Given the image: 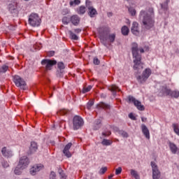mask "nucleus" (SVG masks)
Wrapping results in <instances>:
<instances>
[{
	"instance_id": "864d4df0",
	"label": "nucleus",
	"mask_w": 179,
	"mask_h": 179,
	"mask_svg": "<svg viewBox=\"0 0 179 179\" xmlns=\"http://www.w3.org/2000/svg\"><path fill=\"white\" fill-rule=\"evenodd\" d=\"M147 120H148V119H147L146 117H141V121H142L143 122H146Z\"/></svg>"
},
{
	"instance_id": "4d7b16f0",
	"label": "nucleus",
	"mask_w": 179,
	"mask_h": 179,
	"mask_svg": "<svg viewBox=\"0 0 179 179\" xmlns=\"http://www.w3.org/2000/svg\"><path fill=\"white\" fill-rule=\"evenodd\" d=\"M112 177H114V176L113 175H110V176H108V178L111 179Z\"/></svg>"
},
{
	"instance_id": "aec40b11",
	"label": "nucleus",
	"mask_w": 179,
	"mask_h": 179,
	"mask_svg": "<svg viewBox=\"0 0 179 179\" xmlns=\"http://www.w3.org/2000/svg\"><path fill=\"white\" fill-rule=\"evenodd\" d=\"M141 129L143 135L147 139H150V133L149 132V129L145 124L141 125Z\"/></svg>"
},
{
	"instance_id": "393cba45",
	"label": "nucleus",
	"mask_w": 179,
	"mask_h": 179,
	"mask_svg": "<svg viewBox=\"0 0 179 179\" xmlns=\"http://www.w3.org/2000/svg\"><path fill=\"white\" fill-rule=\"evenodd\" d=\"M129 34V29L128 28V27L123 26L122 27V34H123V36H128Z\"/></svg>"
},
{
	"instance_id": "20e7f679",
	"label": "nucleus",
	"mask_w": 179,
	"mask_h": 179,
	"mask_svg": "<svg viewBox=\"0 0 179 179\" xmlns=\"http://www.w3.org/2000/svg\"><path fill=\"white\" fill-rule=\"evenodd\" d=\"M152 75V70L150 69H145L141 76L137 77V80L139 83H145Z\"/></svg>"
},
{
	"instance_id": "7c9ffc66",
	"label": "nucleus",
	"mask_w": 179,
	"mask_h": 179,
	"mask_svg": "<svg viewBox=\"0 0 179 179\" xmlns=\"http://www.w3.org/2000/svg\"><path fill=\"white\" fill-rule=\"evenodd\" d=\"M131 175L134 177V178L136 179H141V178L139 177V175L138 174V172H136V171L131 169Z\"/></svg>"
},
{
	"instance_id": "f3484780",
	"label": "nucleus",
	"mask_w": 179,
	"mask_h": 179,
	"mask_svg": "<svg viewBox=\"0 0 179 179\" xmlns=\"http://www.w3.org/2000/svg\"><path fill=\"white\" fill-rule=\"evenodd\" d=\"M37 149H38V145H37V143L34 141L31 142L29 147V150L28 152V155H33V153H36V152H37Z\"/></svg>"
},
{
	"instance_id": "680f3d73",
	"label": "nucleus",
	"mask_w": 179,
	"mask_h": 179,
	"mask_svg": "<svg viewBox=\"0 0 179 179\" xmlns=\"http://www.w3.org/2000/svg\"><path fill=\"white\" fill-rule=\"evenodd\" d=\"M162 8H163V4L161 5Z\"/></svg>"
},
{
	"instance_id": "a878e982",
	"label": "nucleus",
	"mask_w": 179,
	"mask_h": 179,
	"mask_svg": "<svg viewBox=\"0 0 179 179\" xmlns=\"http://www.w3.org/2000/svg\"><path fill=\"white\" fill-rule=\"evenodd\" d=\"M171 97H173L174 99H178L179 97V91L175 90V91H171V94L169 95Z\"/></svg>"
},
{
	"instance_id": "4be33fe9",
	"label": "nucleus",
	"mask_w": 179,
	"mask_h": 179,
	"mask_svg": "<svg viewBox=\"0 0 179 179\" xmlns=\"http://www.w3.org/2000/svg\"><path fill=\"white\" fill-rule=\"evenodd\" d=\"M169 149L173 155H176L178 152L179 149L173 143H169Z\"/></svg>"
},
{
	"instance_id": "c9c22d12",
	"label": "nucleus",
	"mask_w": 179,
	"mask_h": 179,
	"mask_svg": "<svg viewBox=\"0 0 179 179\" xmlns=\"http://www.w3.org/2000/svg\"><path fill=\"white\" fill-rule=\"evenodd\" d=\"M69 113V110H66V109H62L59 112H57L58 115H66V114H68Z\"/></svg>"
},
{
	"instance_id": "052dcab7",
	"label": "nucleus",
	"mask_w": 179,
	"mask_h": 179,
	"mask_svg": "<svg viewBox=\"0 0 179 179\" xmlns=\"http://www.w3.org/2000/svg\"><path fill=\"white\" fill-rule=\"evenodd\" d=\"M50 97H52V94L50 95Z\"/></svg>"
},
{
	"instance_id": "0eeeda50",
	"label": "nucleus",
	"mask_w": 179,
	"mask_h": 179,
	"mask_svg": "<svg viewBox=\"0 0 179 179\" xmlns=\"http://www.w3.org/2000/svg\"><path fill=\"white\" fill-rule=\"evenodd\" d=\"M14 83L17 87H21L22 90H26L27 88L26 82L19 76H14Z\"/></svg>"
},
{
	"instance_id": "a19ab883",
	"label": "nucleus",
	"mask_w": 179,
	"mask_h": 179,
	"mask_svg": "<svg viewBox=\"0 0 179 179\" xmlns=\"http://www.w3.org/2000/svg\"><path fill=\"white\" fill-rule=\"evenodd\" d=\"M93 62L94 65H100V60L97 57L94 58Z\"/></svg>"
},
{
	"instance_id": "ddd939ff",
	"label": "nucleus",
	"mask_w": 179,
	"mask_h": 179,
	"mask_svg": "<svg viewBox=\"0 0 179 179\" xmlns=\"http://www.w3.org/2000/svg\"><path fill=\"white\" fill-rule=\"evenodd\" d=\"M72 148V143H69L66 146L64 147V149L63 150V153L66 157H72V153H71L70 149Z\"/></svg>"
},
{
	"instance_id": "79ce46f5",
	"label": "nucleus",
	"mask_w": 179,
	"mask_h": 179,
	"mask_svg": "<svg viewBox=\"0 0 179 179\" xmlns=\"http://www.w3.org/2000/svg\"><path fill=\"white\" fill-rule=\"evenodd\" d=\"M122 168L119 167L118 169H115V174H116V176L120 175V173H122Z\"/></svg>"
},
{
	"instance_id": "f704fd0d",
	"label": "nucleus",
	"mask_w": 179,
	"mask_h": 179,
	"mask_svg": "<svg viewBox=\"0 0 179 179\" xmlns=\"http://www.w3.org/2000/svg\"><path fill=\"white\" fill-rule=\"evenodd\" d=\"M22 168H19V165H17L14 171L15 174H17V176H20L22 174Z\"/></svg>"
},
{
	"instance_id": "13d9d810",
	"label": "nucleus",
	"mask_w": 179,
	"mask_h": 179,
	"mask_svg": "<svg viewBox=\"0 0 179 179\" xmlns=\"http://www.w3.org/2000/svg\"><path fill=\"white\" fill-rule=\"evenodd\" d=\"M170 2V0H166V6L169 4V3Z\"/></svg>"
},
{
	"instance_id": "37998d69",
	"label": "nucleus",
	"mask_w": 179,
	"mask_h": 179,
	"mask_svg": "<svg viewBox=\"0 0 179 179\" xmlns=\"http://www.w3.org/2000/svg\"><path fill=\"white\" fill-rule=\"evenodd\" d=\"M100 124H101V120H98L96 121V125H97V127H95L94 129H99L100 128Z\"/></svg>"
},
{
	"instance_id": "9b49d317",
	"label": "nucleus",
	"mask_w": 179,
	"mask_h": 179,
	"mask_svg": "<svg viewBox=\"0 0 179 179\" xmlns=\"http://www.w3.org/2000/svg\"><path fill=\"white\" fill-rule=\"evenodd\" d=\"M8 10L13 15L16 16L19 13V10L17 9V3L13 2L8 5Z\"/></svg>"
},
{
	"instance_id": "58836bf2",
	"label": "nucleus",
	"mask_w": 179,
	"mask_h": 179,
	"mask_svg": "<svg viewBox=\"0 0 179 179\" xmlns=\"http://www.w3.org/2000/svg\"><path fill=\"white\" fill-rule=\"evenodd\" d=\"M92 85H89L87 87H84L83 89V93H87L88 92H90V90H92Z\"/></svg>"
},
{
	"instance_id": "39448f33",
	"label": "nucleus",
	"mask_w": 179,
	"mask_h": 179,
	"mask_svg": "<svg viewBox=\"0 0 179 179\" xmlns=\"http://www.w3.org/2000/svg\"><path fill=\"white\" fill-rule=\"evenodd\" d=\"M85 124L83 119L80 116L76 115L73 119V128L74 131L80 129V127Z\"/></svg>"
},
{
	"instance_id": "6e6d98bb",
	"label": "nucleus",
	"mask_w": 179,
	"mask_h": 179,
	"mask_svg": "<svg viewBox=\"0 0 179 179\" xmlns=\"http://www.w3.org/2000/svg\"><path fill=\"white\" fill-rule=\"evenodd\" d=\"M113 129H114L115 131H118V127H115L113 128Z\"/></svg>"
},
{
	"instance_id": "72a5a7b5",
	"label": "nucleus",
	"mask_w": 179,
	"mask_h": 179,
	"mask_svg": "<svg viewBox=\"0 0 179 179\" xmlns=\"http://www.w3.org/2000/svg\"><path fill=\"white\" fill-rule=\"evenodd\" d=\"M119 135H121L123 138H128L129 135H128V133L124 130L119 131Z\"/></svg>"
},
{
	"instance_id": "423d86ee",
	"label": "nucleus",
	"mask_w": 179,
	"mask_h": 179,
	"mask_svg": "<svg viewBox=\"0 0 179 179\" xmlns=\"http://www.w3.org/2000/svg\"><path fill=\"white\" fill-rule=\"evenodd\" d=\"M41 64L43 66H45L46 71H51V69H52V66H54V65H57V62L56 60L45 59L41 61Z\"/></svg>"
},
{
	"instance_id": "2eb2a0df",
	"label": "nucleus",
	"mask_w": 179,
	"mask_h": 179,
	"mask_svg": "<svg viewBox=\"0 0 179 179\" xmlns=\"http://www.w3.org/2000/svg\"><path fill=\"white\" fill-rule=\"evenodd\" d=\"M171 94V89L167 87V86H163L161 88V91L159 92L160 96H170Z\"/></svg>"
},
{
	"instance_id": "bb28decb",
	"label": "nucleus",
	"mask_w": 179,
	"mask_h": 179,
	"mask_svg": "<svg viewBox=\"0 0 179 179\" xmlns=\"http://www.w3.org/2000/svg\"><path fill=\"white\" fill-rule=\"evenodd\" d=\"M57 67H58V69H59L61 73H62V70L65 69V64H64L63 62H59L57 63Z\"/></svg>"
},
{
	"instance_id": "e2e57ef3",
	"label": "nucleus",
	"mask_w": 179,
	"mask_h": 179,
	"mask_svg": "<svg viewBox=\"0 0 179 179\" xmlns=\"http://www.w3.org/2000/svg\"><path fill=\"white\" fill-rule=\"evenodd\" d=\"M126 1H129V0H126Z\"/></svg>"
},
{
	"instance_id": "dca6fc26",
	"label": "nucleus",
	"mask_w": 179,
	"mask_h": 179,
	"mask_svg": "<svg viewBox=\"0 0 179 179\" xmlns=\"http://www.w3.org/2000/svg\"><path fill=\"white\" fill-rule=\"evenodd\" d=\"M43 168L44 166L42 164L35 165L30 169V174H31V176H36V173L40 171V170H43Z\"/></svg>"
},
{
	"instance_id": "4468645a",
	"label": "nucleus",
	"mask_w": 179,
	"mask_h": 179,
	"mask_svg": "<svg viewBox=\"0 0 179 179\" xmlns=\"http://www.w3.org/2000/svg\"><path fill=\"white\" fill-rule=\"evenodd\" d=\"M131 31L134 36H139V24H138V22H134L132 23Z\"/></svg>"
},
{
	"instance_id": "412c9836",
	"label": "nucleus",
	"mask_w": 179,
	"mask_h": 179,
	"mask_svg": "<svg viewBox=\"0 0 179 179\" xmlns=\"http://www.w3.org/2000/svg\"><path fill=\"white\" fill-rule=\"evenodd\" d=\"M96 108H98V110H100L101 108H103V110H110V106L109 104H107L104 102H100L96 105Z\"/></svg>"
},
{
	"instance_id": "a211bd4d",
	"label": "nucleus",
	"mask_w": 179,
	"mask_h": 179,
	"mask_svg": "<svg viewBox=\"0 0 179 179\" xmlns=\"http://www.w3.org/2000/svg\"><path fill=\"white\" fill-rule=\"evenodd\" d=\"M1 154L4 157H7V159H9V157H12V156H13L12 151L9 149H7L6 147H3L1 149Z\"/></svg>"
},
{
	"instance_id": "cd10ccee",
	"label": "nucleus",
	"mask_w": 179,
	"mask_h": 179,
	"mask_svg": "<svg viewBox=\"0 0 179 179\" xmlns=\"http://www.w3.org/2000/svg\"><path fill=\"white\" fill-rule=\"evenodd\" d=\"M172 127L173 128L175 134H176V135H178V136H179V124H173Z\"/></svg>"
},
{
	"instance_id": "09e8293b",
	"label": "nucleus",
	"mask_w": 179,
	"mask_h": 179,
	"mask_svg": "<svg viewBox=\"0 0 179 179\" xmlns=\"http://www.w3.org/2000/svg\"><path fill=\"white\" fill-rule=\"evenodd\" d=\"M50 179H55V172L52 171L50 173Z\"/></svg>"
},
{
	"instance_id": "ea45409f",
	"label": "nucleus",
	"mask_w": 179,
	"mask_h": 179,
	"mask_svg": "<svg viewBox=\"0 0 179 179\" xmlns=\"http://www.w3.org/2000/svg\"><path fill=\"white\" fill-rule=\"evenodd\" d=\"M94 104V101H90L87 104V110H90Z\"/></svg>"
},
{
	"instance_id": "1a4fd4ad",
	"label": "nucleus",
	"mask_w": 179,
	"mask_h": 179,
	"mask_svg": "<svg viewBox=\"0 0 179 179\" xmlns=\"http://www.w3.org/2000/svg\"><path fill=\"white\" fill-rule=\"evenodd\" d=\"M85 5L88 9V15H90V17H94V16L97 15V10L92 6V1L86 0Z\"/></svg>"
},
{
	"instance_id": "3c124183",
	"label": "nucleus",
	"mask_w": 179,
	"mask_h": 179,
	"mask_svg": "<svg viewBox=\"0 0 179 179\" xmlns=\"http://www.w3.org/2000/svg\"><path fill=\"white\" fill-rule=\"evenodd\" d=\"M55 54V52L54 51H50L49 52V53L48 54V55L49 57H54V55Z\"/></svg>"
},
{
	"instance_id": "6ab92c4d",
	"label": "nucleus",
	"mask_w": 179,
	"mask_h": 179,
	"mask_svg": "<svg viewBox=\"0 0 179 179\" xmlns=\"http://www.w3.org/2000/svg\"><path fill=\"white\" fill-rule=\"evenodd\" d=\"M70 22H71L72 24L74 26H78L80 22V17L78 15H73L70 17Z\"/></svg>"
},
{
	"instance_id": "f257e3e1",
	"label": "nucleus",
	"mask_w": 179,
	"mask_h": 179,
	"mask_svg": "<svg viewBox=\"0 0 179 179\" xmlns=\"http://www.w3.org/2000/svg\"><path fill=\"white\" fill-rule=\"evenodd\" d=\"M140 16L142 17L143 29L150 30L155 26V11L153 8H150L148 11L141 10Z\"/></svg>"
},
{
	"instance_id": "c85d7f7f",
	"label": "nucleus",
	"mask_w": 179,
	"mask_h": 179,
	"mask_svg": "<svg viewBox=\"0 0 179 179\" xmlns=\"http://www.w3.org/2000/svg\"><path fill=\"white\" fill-rule=\"evenodd\" d=\"M69 34L70 35V38H71V40H78L79 38V37H78L76 34H73L72 31H69Z\"/></svg>"
},
{
	"instance_id": "c03bdc74",
	"label": "nucleus",
	"mask_w": 179,
	"mask_h": 179,
	"mask_svg": "<svg viewBox=\"0 0 179 179\" xmlns=\"http://www.w3.org/2000/svg\"><path fill=\"white\" fill-rule=\"evenodd\" d=\"M59 174H60L62 178H63V179L66 178V176H65V174H64V171H62V170H59Z\"/></svg>"
},
{
	"instance_id": "2f4dec72",
	"label": "nucleus",
	"mask_w": 179,
	"mask_h": 179,
	"mask_svg": "<svg viewBox=\"0 0 179 179\" xmlns=\"http://www.w3.org/2000/svg\"><path fill=\"white\" fill-rule=\"evenodd\" d=\"M8 69H9V66H8L6 65H3L0 68V73H5V72H6V71H8Z\"/></svg>"
},
{
	"instance_id": "c756f323",
	"label": "nucleus",
	"mask_w": 179,
	"mask_h": 179,
	"mask_svg": "<svg viewBox=\"0 0 179 179\" xmlns=\"http://www.w3.org/2000/svg\"><path fill=\"white\" fill-rule=\"evenodd\" d=\"M101 143L102 145H103V146H110V145L113 143V141L107 139H103Z\"/></svg>"
},
{
	"instance_id": "e433bc0d",
	"label": "nucleus",
	"mask_w": 179,
	"mask_h": 179,
	"mask_svg": "<svg viewBox=\"0 0 179 179\" xmlns=\"http://www.w3.org/2000/svg\"><path fill=\"white\" fill-rule=\"evenodd\" d=\"M129 12L131 16H135L136 15V10L132 7L129 8Z\"/></svg>"
},
{
	"instance_id": "5fc2aeb1",
	"label": "nucleus",
	"mask_w": 179,
	"mask_h": 179,
	"mask_svg": "<svg viewBox=\"0 0 179 179\" xmlns=\"http://www.w3.org/2000/svg\"><path fill=\"white\" fill-rule=\"evenodd\" d=\"M145 51H149V47L145 48Z\"/></svg>"
},
{
	"instance_id": "de8ad7c7",
	"label": "nucleus",
	"mask_w": 179,
	"mask_h": 179,
	"mask_svg": "<svg viewBox=\"0 0 179 179\" xmlns=\"http://www.w3.org/2000/svg\"><path fill=\"white\" fill-rule=\"evenodd\" d=\"M129 117L131 119V120H136V117H135V115H134V113H129Z\"/></svg>"
},
{
	"instance_id": "f8f14e48",
	"label": "nucleus",
	"mask_w": 179,
	"mask_h": 179,
	"mask_svg": "<svg viewBox=\"0 0 179 179\" xmlns=\"http://www.w3.org/2000/svg\"><path fill=\"white\" fill-rule=\"evenodd\" d=\"M101 40L103 42L114 43L115 41V34H110L107 36H101Z\"/></svg>"
},
{
	"instance_id": "b1692460",
	"label": "nucleus",
	"mask_w": 179,
	"mask_h": 179,
	"mask_svg": "<svg viewBox=\"0 0 179 179\" xmlns=\"http://www.w3.org/2000/svg\"><path fill=\"white\" fill-rule=\"evenodd\" d=\"M77 13L78 15H85L86 13V7L81 6L77 9Z\"/></svg>"
},
{
	"instance_id": "6e6552de",
	"label": "nucleus",
	"mask_w": 179,
	"mask_h": 179,
	"mask_svg": "<svg viewBox=\"0 0 179 179\" xmlns=\"http://www.w3.org/2000/svg\"><path fill=\"white\" fill-rule=\"evenodd\" d=\"M129 101L133 103L135 107L140 111H145V106L142 105V102L138 101L132 96H129Z\"/></svg>"
},
{
	"instance_id": "49530a36",
	"label": "nucleus",
	"mask_w": 179,
	"mask_h": 179,
	"mask_svg": "<svg viewBox=\"0 0 179 179\" xmlns=\"http://www.w3.org/2000/svg\"><path fill=\"white\" fill-rule=\"evenodd\" d=\"M106 171H107V167H103L100 169V174H104V173H106Z\"/></svg>"
},
{
	"instance_id": "7ed1b4c3",
	"label": "nucleus",
	"mask_w": 179,
	"mask_h": 179,
	"mask_svg": "<svg viewBox=\"0 0 179 179\" xmlns=\"http://www.w3.org/2000/svg\"><path fill=\"white\" fill-rule=\"evenodd\" d=\"M29 24L33 27H37L41 24V19L38 14L31 13L29 17Z\"/></svg>"
},
{
	"instance_id": "4c0bfd02",
	"label": "nucleus",
	"mask_w": 179,
	"mask_h": 179,
	"mask_svg": "<svg viewBox=\"0 0 179 179\" xmlns=\"http://www.w3.org/2000/svg\"><path fill=\"white\" fill-rule=\"evenodd\" d=\"M69 22H71V20H69V18H68L67 17H64L62 18L63 24H68Z\"/></svg>"
},
{
	"instance_id": "bf43d9fd",
	"label": "nucleus",
	"mask_w": 179,
	"mask_h": 179,
	"mask_svg": "<svg viewBox=\"0 0 179 179\" xmlns=\"http://www.w3.org/2000/svg\"><path fill=\"white\" fill-rule=\"evenodd\" d=\"M116 142H120V140H118V139H116Z\"/></svg>"
},
{
	"instance_id": "9d476101",
	"label": "nucleus",
	"mask_w": 179,
	"mask_h": 179,
	"mask_svg": "<svg viewBox=\"0 0 179 179\" xmlns=\"http://www.w3.org/2000/svg\"><path fill=\"white\" fill-rule=\"evenodd\" d=\"M29 158L27 156H23L20 158V162L18 163V168H22V169H26L29 166Z\"/></svg>"
},
{
	"instance_id": "a18cd8bd",
	"label": "nucleus",
	"mask_w": 179,
	"mask_h": 179,
	"mask_svg": "<svg viewBox=\"0 0 179 179\" xmlns=\"http://www.w3.org/2000/svg\"><path fill=\"white\" fill-rule=\"evenodd\" d=\"M2 166L4 167V169H6V167H9V164L6 161H3L2 162Z\"/></svg>"
},
{
	"instance_id": "8fccbe9b",
	"label": "nucleus",
	"mask_w": 179,
	"mask_h": 179,
	"mask_svg": "<svg viewBox=\"0 0 179 179\" xmlns=\"http://www.w3.org/2000/svg\"><path fill=\"white\" fill-rule=\"evenodd\" d=\"M102 135L103 136H110V135H111V131L103 132Z\"/></svg>"
},
{
	"instance_id": "5701e85b",
	"label": "nucleus",
	"mask_w": 179,
	"mask_h": 179,
	"mask_svg": "<svg viewBox=\"0 0 179 179\" xmlns=\"http://www.w3.org/2000/svg\"><path fill=\"white\" fill-rule=\"evenodd\" d=\"M108 90L112 92L113 93V96H115L117 94V92H121V90L117 85H112L108 87Z\"/></svg>"
},
{
	"instance_id": "f03ea898",
	"label": "nucleus",
	"mask_w": 179,
	"mask_h": 179,
	"mask_svg": "<svg viewBox=\"0 0 179 179\" xmlns=\"http://www.w3.org/2000/svg\"><path fill=\"white\" fill-rule=\"evenodd\" d=\"M139 51L141 53L145 52V49L140 48H138V43H133L131 45V52L133 57L134 58V69L135 71L138 69H143V64H142L141 59H142V56L139 55Z\"/></svg>"
},
{
	"instance_id": "603ef678",
	"label": "nucleus",
	"mask_w": 179,
	"mask_h": 179,
	"mask_svg": "<svg viewBox=\"0 0 179 179\" xmlns=\"http://www.w3.org/2000/svg\"><path fill=\"white\" fill-rule=\"evenodd\" d=\"M75 33H80V31H82V29H76L74 30Z\"/></svg>"
},
{
	"instance_id": "473e14b6",
	"label": "nucleus",
	"mask_w": 179,
	"mask_h": 179,
	"mask_svg": "<svg viewBox=\"0 0 179 179\" xmlns=\"http://www.w3.org/2000/svg\"><path fill=\"white\" fill-rule=\"evenodd\" d=\"M70 6H76L80 3V0L70 1Z\"/></svg>"
}]
</instances>
